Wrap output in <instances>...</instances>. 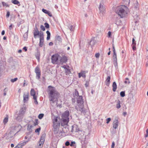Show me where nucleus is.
<instances>
[{"label": "nucleus", "instance_id": "nucleus-1", "mask_svg": "<svg viewBox=\"0 0 148 148\" xmlns=\"http://www.w3.org/2000/svg\"><path fill=\"white\" fill-rule=\"evenodd\" d=\"M47 92L49 96L51 98L50 101L51 103H53L57 101L59 93L56 90L55 87L51 86H49Z\"/></svg>", "mask_w": 148, "mask_h": 148}, {"label": "nucleus", "instance_id": "nucleus-2", "mask_svg": "<svg viewBox=\"0 0 148 148\" xmlns=\"http://www.w3.org/2000/svg\"><path fill=\"white\" fill-rule=\"evenodd\" d=\"M77 99V106L78 107L76 106V109L82 112L85 113L86 110L83 107L84 101L82 99V96H79Z\"/></svg>", "mask_w": 148, "mask_h": 148}, {"label": "nucleus", "instance_id": "nucleus-3", "mask_svg": "<svg viewBox=\"0 0 148 148\" xmlns=\"http://www.w3.org/2000/svg\"><path fill=\"white\" fill-rule=\"evenodd\" d=\"M127 9L126 7L124 5H122L117 7L115 9V12L118 14L121 18L125 16L127 14L125 10Z\"/></svg>", "mask_w": 148, "mask_h": 148}, {"label": "nucleus", "instance_id": "nucleus-4", "mask_svg": "<svg viewBox=\"0 0 148 148\" xmlns=\"http://www.w3.org/2000/svg\"><path fill=\"white\" fill-rule=\"evenodd\" d=\"M69 112L68 111H65L62 114L61 120V125L62 126H64L65 125L67 124L69 121Z\"/></svg>", "mask_w": 148, "mask_h": 148}, {"label": "nucleus", "instance_id": "nucleus-5", "mask_svg": "<svg viewBox=\"0 0 148 148\" xmlns=\"http://www.w3.org/2000/svg\"><path fill=\"white\" fill-rule=\"evenodd\" d=\"M51 61L53 64H60L59 55L57 54L53 55L51 57Z\"/></svg>", "mask_w": 148, "mask_h": 148}, {"label": "nucleus", "instance_id": "nucleus-6", "mask_svg": "<svg viewBox=\"0 0 148 148\" xmlns=\"http://www.w3.org/2000/svg\"><path fill=\"white\" fill-rule=\"evenodd\" d=\"M25 110L24 108H22L20 110L16 119L18 121H20L23 118L24 114L25 112Z\"/></svg>", "mask_w": 148, "mask_h": 148}, {"label": "nucleus", "instance_id": "nucleus-7", "mask_svg": "<svg viewBox=\"0 0 148 148\" xmlns=\"http://www.w3.org/2000/svg\"><path fill=\"white\" fill-rule=\"evenodd\" d=\"M15 128H10L9 130V132L6 133L7 135L8 138H12L14 135H15L16 131L15 130Z\"/></svg>", "mask_w": 148, "mask_h": 148}, {"label": "nucleus", "instance_id": "nucleus-8", "mask_svg": "<svg viewBox=\"0 0 148 148\" xmlns=\"http://www.w3.org/2000/svg\"><path fill=\"white\" fill-rule=\"evenodd\" d=\"M60 125V121H58L57 117L55 118L53 120V127H59Z\"/></svg>", "mask_w": 148, "mask_h": 148}, {"label": "nucleus", "instance_id": "nucleus-9", "mask_svg": "<svg viewBox=\"0 0 148 148\" xmlns=\"http://www.w3.org/2000/svg\"><path fill=\"white\" fill-rule=\"evenodd\" d=\"M35 73L36 74V78L39 79L40 78L41 72L39 68L36 67L35 69Z\"/></svg>", "mask_w": 148, "mask_h": 148}, {"label": "nucleus", "instance_id": "nucleus-10", "mask_svg": "<svg viewBox=\"0 0 148 148\" xmlns=\"http://www.w3.org/2000/svg\"><path fill=\"white\" fill-rule=\"evenodd\" d=\"M119 119L118 118L116 117L115 118V119L113 123V127L116 129H117L119 125Z\"/></svg>", "mask_w": 148, "mask_h": 148}, {"label": "nucleus", "instance_id": "nucleus-11", "mask_svg": "<svg viewBox=\"0 0 148 148\" xmlns=\"http://www.w3.org/2000/svg\"><path fill=\"white\" fill-rule=\"evenodd\" d=\"M67 58L64 56H61L59 55V61L60 64L61 63H66L67 61Z\"/></svg>", "mask_w": 148, "mask_h": 148}, {"label": "nucleus", "instance_id": "nucleus-12", "mask_svg": "<svg viewBox=\"0 0 148 148\" xmlns=\"http://www.w3.org/2000/svg\"><path fill=\"white\" fill-rule=\"evenodd\" d=\"M99 10L100 13L103 14L105 13L106 10L105 6L100 3L99 7Z\"/></svg>", "mask_w": 148, "mask_h": 148}, {"label": "nucleus", "instance_id": "nucleus-13", "mask_svg": "<svg viewBox=\"0 0 148 148\" xmlns=\"http://www.w3.org/2000/svg\"><path fill=\"white\" fill-rule=\"evenodd\" d=\"M29 92L24 93L23 95V101L24 103L27 102L29 100Z\"/></svg>", "mask_w": 148, "mask_h": 148}, {"label": "nucleus", "instance_id": "nucleus-14", "mask_svg": "<svg viewBox=\"0 0 148 148\" xmlns=\"http://www.w3.org/2000/svg\"><path fill=\"white\" fill-rule=\"evenodd\" d=\"M29 141V140H28L26 141L21 142L17 145L19 147H19V148H22L23 146L27 144Z\"/></svg>", "mask_w": 148, "mask_h": 148}, {"label": "nucleus", "instance_id": "nucleus-15", "mask_svg": "<svg viewBox=\"0 0 148 148\" xmlns=\"http://www.w3.org/2000/svg\"><path fill=\"white\" fill-rule=\"evenodd\" d=\"M86 72L85 71H82L81 72L78 73V77L80 78L81 77H85Z\"/></svg>", "mask_w": 148, "mask_h": 148}, {"label": "nucleus", "instance_id": "nucleus-16", "mask_svg": "<svg viewBox=\"0 0 148 148\" xmlns=\"http://www.w3.org/2000/svg\"><path fill=\"white\" fill-rule=\"evenodd\" d=\"M96 41L95 40L94 38H92L89 42V44L91 46H93L95 44Z\"/></svg>", "mask_w": 148, "mask_h": 148}, {"label": "nucleus", "instance_id": "nucleus-17", "mask_svg": "<svg viewBox=\"0 0 148 148\" xmlns=\"http://www.w3.org/2000/svg\"><path fill=\"white\" fill-rule=\"evenodd\" d=\"M110 76H108L107 77V78H106V81L105 82V83L108 86H109L110 83Z\"/></svg>", "mask_w": 148, "mask_h": 148}, {"label": "nucleus", "instance_id": "nucleus-18", "mask_svg": "<svg viewBox=\"0 0 148 148\" xmlns=\"http://www.w3.org/2000/svg\"><path fill=\"white\" fill-rule=\"evenodd\" d=\"M112 86L113 87L112 90L114 92H115L116 91L117 88V85L116 83L115 82H114L112 84Z\"/></svg>", "mask_w": 148, "mask_h": 148}, {"label": "nucleus", "instance_id": "nucleus-19", "mask_svg": "<svg viewBox=\"0 0 148 148\" xmlns=\"http://www.w3.org/2000/svg\"><path fill=\"white\" fill-rule=\"evenodd\" d=\"M30 95L31 96H33V97H36V92L32 88L31 89V91H30Z\"/></svg>", "mask_w": 148, "mask_h": 148}, {"label": "nucleus", "instance_id": "nucleus-20", "mask_svg": "<svg viewBox=\"0 0 148 148\" xmlns=\"http://www.w3.org/2000/svg\"><path fill=\"white\" fill-rule=\"evenodd\" d=\"M46 136V135L45 134H43L42 135L40 140L41 141V142H44L45 140V138Z\"/></svg>", "mask_w": 148, "mask_h": 148}, {"label": "nucleus", "instance_id": "nucleus-21", "mask_svg": "<svg viewBox=\"0 0 148 148\" xmlns=\"http://www.w3.org/2000/svg\"><path fill=\"white\" fill-rule=\"evenodd\" d=\"M44 38H40L39 46L42 47L43 45Z\"/></svg>", "mask_w": 148, "mask_h": 148}, {"label": "nucleus", "instance_id": "nucleus-22", "mask_svg": "<svg viewBox=\"0 0 148 148\" xmlns=\"http://www.w3.org/2000/svg\"><path fill=\"white\" fill-rule=\"evenodd\" d=\"M39 34V32L38 30H34V38H36L37 36Z\"/></svg>", "mask_w": 148, "mask_h": 148}, {"label": "nucleus", "instance_id": "nucleus-23", "mask_svg": "<svg viewBox=\"0 0 148 148\" xmlns=\"http://www.w3.org/2000/svg\"><path fill=\"white\" fill-rule=\"evenodd\" d=\"M121 102L119 100H118L117 102V104L116 105V108L117 109H119L121 107L120 105Z\"/></svg>", "mask_w": 148, "mask_h": 148}, {"label": "nucleus", "instance_id": "nucleus-24", "mask_svg": "<svg viewBox=\"0 0 148 148\" xmlns=\"http://www.w3.org/2000/svg\"><path fill=\"white\" fill-rule=\"evenodd\" d=\"M35 56L37 59L39 61L40 59V53L38 51H37L35 54Z\"/></svg>", "mask_w": 148, "mask_h": 148}, {"label": "nucleus", "instance_id": "nucleus-25", "mask_svg": "<svg viewBox=\"0 0 148 148\" xmlns=\"http://www.w3.org/2000/svg\"><path fill=\"white\" fill-rule=\"evenodd\" d=\"M114 60V64L115 66H117V58L116 56V57H113Z\"/></svg>", "mask_w": 148, "mask_h": 148}, {"label": "nucleus", "instance_id": "nucleus-26", "mask_svg": "<svg viewBox=\"0 0 148 148\" xmlns=\"http://www.w3.org/2000/svg\"><path fill=\"white\" fill-rule=\"evenodd\" d=\"M46 33L47 34V40H49L50 39L51 34H50V32L48 31H47L46 32Z\"/></svg>", "mask_w": 148, "mask_h": 148}, {"label": "nucleus", "instance_id": "nucleus-27", "mask_svg": "<svg viewBox=\"0 0 148 148\" xmlns=\"http://www.w3.org/2000/svg\"><path fill=\"white\" fill-rule=\"evenodd\" d=\"M112 48L113 49V57H116V51L115 49L114 46L113 45V44H112Z\"/></svg>", "mask_w": 148, "mask_h": 148}, {"label": "nucleus", "instance_id": "nucleus-28", "mask_svg": "<svg viewBox=\"0 0 148 148\" xmlns=\"http://www.w3.org/2000/svg\"><path fill=\"white\" fill-rule=\"evenodd\" d=\"M53 131L54 133L55 134H56L58 133V131H59V127H53Z\"/></svg>", "mask_w": 148, "mask_h": 148}, {"label": "nucleus", "instance_id": "nucleus-29", "mask_svg": "<svg viewBox=\"0 0 148 148\" xmlns=\"http://www.w3.org/2000/svg\"><path fill=\"white\" fill-rule=\"evenodd\" d=\"M40 36V38H44L43 32L42 31H40L39 32V34L38 35Z\"/></svg>", "mask_w": 148, "mask_h": 148}, {"label": "nucleus", "instance_id": "nucleus-30", "mask_svg": "<svg viewBox=\"0 0 148 148\" xmlns=\"http://www.w3.org/2000/svg\"><path fill=\"white\" fill-rule=\"evenodd\" d=\"M12 2L14 4L18 5V4H20L19 2L17 0H12Z\"/></svg>", "mask_w": 148, "mask_h": 148}, {"label": "nucleus", "instance_id": "nucleus-31", "mask_svg": "<svg viewBox=\"0 0 148 148\" xmlns=\"http://www.w3.org/2000/svg\"><path fill=\"white\" fill-rule=\"evenodd\" d=\"M8 121V116H7L4 119L3 122L4 124L7 123Z\"/></svg>", "mask_w": 148, "mask_h": 148}, {"label": "nucleus", "instance_id": "nucleus-32", "mask_svg": "<svg viewBox=\"0 0 148 148\" xmlns=\"http://www.w3.org/2000/svg\"><path fill=\"white\" fill-rule=\"evenodd\" d=\"M65 73H66V75L69 74V73L71 72V71L70 69H69L68 68H66L65 70Z\"/></svg>", "mask_w": 148, "mask_h": 148}, {"label": "nucleus", "instance_id": "nucleus-33", "mask_svg": "<svg viewBox=\"0 0 148 148\" xmlns=\"http://www.w3.org/2000/svg\"><path fill=\"white\" fill-rule=\"evenodd\" d=\"M56 39L59 42H61L62 39L60 36H58L56 37Z\"/></svg>", "mask_w": 148, "mask_h": 148}, {"label": "nucleus", "instance_id": "nucleus-34", "mask_svg": "<svg viewBox=\"0 0 148 148\" xmlns=\"http://www.w3.org/2000/svg\"><path fill=\"white\" fill-rule=\"evenodd\" d=\"M124 3L126 5H129L130 3V0H123Z\"/></svg>", "mask_w": 148, "mask_h": 148}, {"label": "nucleus", "instance_id": "nucleus-35", "mask_svg": "<svg viewBox=\"0 0 148 148\" xmlns=\"http://www.w3.org/2000/svg\"><path fill=\"white\" fill-rule=\"evenodd\" d=\"M120 96L121 97H124L125 96V91H121L120 93Z\"/></svg>", "mask_w": 148, "mask_h": 148}, {"label": "nucleus", "instance_id": "nucleus-36", "mask_svg": "<svg viewBox=\"0 0 148 148\" xmlns=\"http://www.w3.org/2000/svg\"><path fill=\"white\" fill-rule=\"evenodd\" d=\"M44 116V114H40L38 116V118L39 119H41Z\"/></svg>", "mask_w": 148, "mask_h": 148}, {"label": "nucleus", "instance_id": "nucleus-37", "mask_svg": "<svg viewBox=\"0 0 148 148\" xmlns=\"http://www.w3.org/2000/svg\"><path fill=\"white\" fill-rule=\"evenodd\" d=\"M33 98L34 100V103H35L36 104H38V102L37 100V97H33Z\"/></svg>", "mask_w": 148, "mask_h": 148}, {"label": "nucleus", "instance_id": "nucleus-38", "mask_svg": "<svg viewBox=\"0 0 148 148\" xmlns=\"http://www.w3.org/2000/svg\"><path fill=\"white\" fill-rule=\"evenodd\" d=\"M68 27L71 31H72L74 29V27L72 25H71L70 26H69Z\"/></svg>", "mask_w": 148, "mask_h": 148}, {"label": "nucleus", "instance_id": "nucleus-39", "mask_svg": "<svg viewBox=\"0 0 148 148\" xmlns=\"http://www.w3.org/2000/svg\"><path fill=\"white\" fill-rule=\"evenodd\" d=\"M17 79H18L17 78H15L13 79H11V82L13 83V82H14L16 81H17Z\"/></svg>", "mask_w": 148, "mask_h": 148}, {"label": "nucleus", "instance_id": "nucleus-40", "mask_svg": "<svg viewBox=\"0 0 148 148\" xmlns=\"http://www.w3.org/2000/svg\"><path fill=\"white\" fill-rule=\"evenodd\" d=\"M2 4L3 6H6V7H8L9 5L8 4H7L6 3H5L2 2Z\"/></svg>", "mask_w": 148, "mask_h": 148}, {"label": "nucleus", "instance_id": "nucleus-41", "mask_svg": "<svg viewBox=\"0 0 148 148\" xmlns=\"http://www.w3.org/2000/svg\"><path fill=\"white\" fill-rule=\"evenodd\" d=\"M44 25H45V27L46 28H49V25L48 23H46L44 24Z\"/></svg>", "mask_w": 148, "mask_h": 148}, {"label": "nucleus", "instance_id": "nucleus-42", "mask_svg": "<svg viewBox=\"0 0 148 148\" xmlns=\"http://www.w3.org/2000/svg\"><path fill=\"white\" fill-rule=\"evenodd\" d=\"M42 11L46 14H47L48 13V11L44 9H43L42 10Z\"/></svg>", "mask_w": 148, "mask_h": 148}, {"label": "nucleus", "instance_id": "nucleus-43", "mask_svg": "<svg viewBox=\"0 0 148 148\" xmlns=\"http://www.w3.org/2000/svg\"><path fill=\"white\" fill-rule=\"evenodd\" d=\"M75 95L76 96H79V92L76 89L75 90Z\"/></svg>", "mask_w": 148, "mask_h": 148}, {"label": "nucleus", "instance_id": "nucleus-44", "mask_svg": "<svg viewBox=\"0 0 148 148\" xmlns=\"http://www.w3.org/2000/svg\"><path fill=\"white\" fill-rule=\"evenodd\" d=\"M132 44L133 45H136V41L134 38H133L132 40Z\"/></svg>", "mask_w": 148, "mask_h": 148}, {"label": "nucleus", "instance_id": "nucleus-45", "mask_svg": "<svg viewBox=\"0 0 148 148\" xmlns=\"http://www.w3.org/2000/svg\"><path fill=\"white\" fill-rule=\"evenodd\" d=\"M38 119H36L35 120V122L34 123V125H38Z\"/></svg>", "mask_w": 148, "mask_h": 148}, {"label": "nucleus", "instance_id": "nucleus-46", "mask_svg": "<svg viewBox=\"0 0 148 148\" xmlns=\"http://www.w3.org/2000/svg\"><path fill=\"white\" fill-rule=\"evenodd\" d=\"M40 29L41 30H42L43 31H44L45 30V28L43 25H42L40 26Z\"/></svg>", "mask_w": 148, "mask_h": 148}, {"label": "nucleus", "instance_id": "nucleus-47", "mask_svg": "<svg viewBox=\"0 0 148 148\" xmlns=\"http://www.w3.org/2000/svg\"><path fill=\"white\" fill-rule=\"evenodd\" d=\"M130 102H132L133 103H134V100L133 97L130 99Z\"/></svg>", "mask_w": 148, "mask_h": 148}, {"label": "nucleus", "instance_id": "nucleus-48", "mask_svg": "<svg viewBox=\"0 0 148 148\" xmlns=\"http://www.w3.org/2000/svg\"><path fill=\"white\" fill-rule=\"evenodd\" d=\"M44 142H41V141H40L38 142L39 145L40 146H42Z\"/></svg>", "mask_w": 148, "mask_h": 148}, {"label": "nucleus", "instance_id": "nucleus-49", "mask_svg": "<svg viewBox=\"0 0 148 148\" xmlns=\"http://www.w3.org/2000/svg\"><path fill=\"white\" fill-rule=\"evenodd\" d=\"M100 56V54L99 53H97L95 54V57L96 58H99Z\"/></svg>", "mask_w": 148, "mask_h": 148}, {"label": "nucleus", "instance_id": "nucleus-50", "mask_svg": "<svg viewBox=\"0 0 148 148\" xmlns=\"http://www.w3.org/2000/svg\"><path fill=\"white\" fill-rule=\"evenodd\" d=\"M107 121L106 122L108 124L111 121V119L110 118H108L107 119Z\"/></svg>", "mask_w": 148, "mask_h": 148}, {"label": "nucleus", "instance_id": "nucleus-51", "mask_svg": "<svg viewBox=\"0 0 148 148\" xmlns=\"http://www.w3.org/2000/svg\"><path fill=\"white\" fill-rule=\"evenodd\" d=\"M40 130V128H38L35 130V132H39Z\"/></svg>", "mask_w": 148, "mask_h": 148}, {"label": "nucleus", "instance_id": "nucleus-52", "mask_svg": "<svg viewBox=\"0 0 148 148\" xmlns=\"http://www.w3.org/2000/svg\"><path fill=\"white\" fill-rule=\"evenodd\" d=\"M136 45H133V46H132V49L134 51H135L136 49Z\"/></svg>", "mask_w": 148, "mask_h": 148}, {"label": "nucleus", "instance_id": "nucleus-53", "mask_svg": "<svg viewBox=\"0 0 148 148\" xmlns=\"http://www.w3.org/2000/svg\"><path fill=\"white\" fill-rule=\"evenodd\" d=\"M65 145L66 146H68L69 145H70V143L69 141H67L65 143Z\"/></svg>", "mask_w": 148, "mask_h": 148}, {"label": "nucleus", "instance_id": "nucleus-54", "mask_svg": "<svg viewBox=\"0 0 148 148\" xmlns=\"http://www.w3.org/2000/svg\"><path fill=\"white\" fill-rule=\"evenodd\" d=\"M114 145H115L114 142H113L112 143V145H111V148H114Z\"/></svg>", "mask_w": 148, "mask_h": 148}, {"label": "nucleus", "instance_id": "nucleus-55", "mask_svg": "<svg viewBox=\"0 0 148 148\" xmlns=\"http://www.w3.org/2000/svg\"><path fill=\"white\" fill-rule=\"evenodd\" d=\"M75 144V142L74 141H72L71 142V143L70 145L71 146H73V144Z\"/></svg>", "mask_w": 148, "mask_h": 148}, {"label": "nucleus", "instance_id": "nucleus-56", "mask_svg": "<svg viewBox=\"0 0 148 148\" xmlns=\"http://www.w3.org/2000/svg\"><path fill=\"white\" fill-rule=\"evenodd\" d=\"M10 15V13L9 12H8L6 15V16L8 18L9 17Z\"/></svg>", "mask_w": 148, "mask_h": 148}, {"label": "nucleus", "instance_id": "nucleus-57", "mask_svg": "<svg viewBox=\"0 0 148 148\" xmlns=\"http://www.w3.org/2000/svg\"><path fill=\"white\" fill-rule=\"evenodd\" d=\"M47 14L49 16L51 17L52 16V14L49 11H48V13Z\"/></svg>", "mask_w": 148, "mask_h": 148}, {"label": "nucleus", "instance_id": "nucleus-58", "mask_svg": "<svg viewBox=\"0 0 148 148\" xmlns=\"http://www.w3.org/2000/svg\"><path fill=\"white\" fill-rule=\"evenodd\" d=\"M62 67L64 68V69H65V70L67 68H69V66H66L65 65H64L62 66Z\"/></svg>", "mask_w": 148, "mask_h": 148}, {"label": "nucleus", "instance_id": "nucleus-59", "mask_svg": "<svg viewBox=\"0 0 148 148\" xmlns=\"http://www.w3.org/2000/svg\"><path fill=\"white\" fill-rule=\"evenodd\" d=\"M111 35V32L110 31H109L108 32V37H110Z\"/></svg>", "mask_w": 148, "mask_h": 148}, {"label": "nucleus", "instance_id": "nucleus-60", "mask_svg": "<svg viewBox=\"0 0 148 148\" xmlns=\"http://www.w3.org/2000/svg\"><path fill=\"white\" fill-rule=\"evenodd\" d=\"M23 49L25 51H27V47H24Z\"/></svg>", "mask_w": 148, "mask_h": 148}, {"label": "nucleus", "instance_id": "nucleus-61", "mask_svg": "<svg viewBox=\"0 0 148 148\" xmlns=\"http://www.w3.org/2000/svg\"><path fill=\"white\" fill-rule=\"evenodd\" d=\"M72 101L73 103H74L75 101V99L74 98H72Z\"/></svg>", "mask_w": 148, "mask_h": 148}, {"label": "nucleus", "instance_id": "nucleus-62", "mask_svg": "<svg viewBox=\"0 0 148 148\" xmlns=\"http://www.w3.org/2000/svg\"><path fill=\"white\" fill-rule=\"evenodd\" d=\"M34 30H38V29L37 27V25H35V28H34Z\"/></svg>", "mask_w": 148, "mask_h": 148}, {"label": "nucleus", "instance_id": "nucleus-63", "mask_svg": "<svg viewBox=\"0 0 148 148\" xmlns=\"http://www.w3.org/2000/svg\"><path fill=\"white\" fill-rule=\"evenodd\" d=\"M53 45V43L52 42H49V46H52Z\"/></svg>", "mask_w": 148, "mask_h": 148}, {"label": "nucleus", "instance_id": "nucleus-64", "mask_svg": "<svg viewBox=\"0 0 148 148\" xmlns=\"http://www.w3.org/2000/svg\"><path fill=\"white\" fill-rule=\"evenodd\" d=\"M5 31L4 30H3L1 32V34L2 35H4L5 34Z\"/></svg>", "mask_w": 148, "mask_h": 148}]
</instances>
